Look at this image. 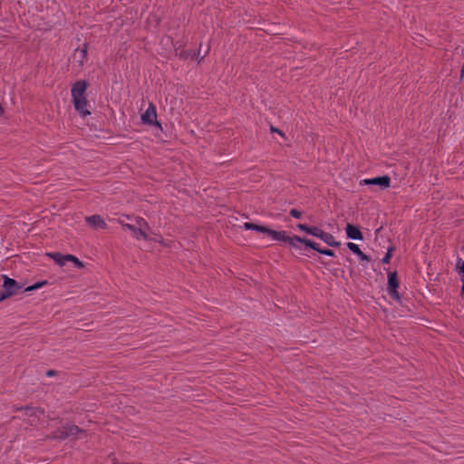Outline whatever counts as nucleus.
<instances>
[{
    "instance_id": "nucleus-1",
    "label": "nucleus",
    "mask_w": 464,
    "mask_h": 464,
    "mask_svg": "<svg viewBox=\"0 0 464 464\" xmlns=\"http://www.w3.org/2000/svg\"><path fill=\"white\" fill-rule=\"evenodd\" d=\"M88 82L86 81H77L71 90L73 106L83 118L91 114V111L87 109L88 100L85 97Z\"/></svg>"
},
{
    "instance_id": "nucleus-2",
    "label": "nucleus",
    "mask_w": 464,
    "mask_h": 464,
    "mask_svg": "<svg viewBox=\"0 0 464 464\" xmlns=\"http://www.w3.org/2000/svg\"><path fill=\"white\" fill-rule=\"evenodd\" d=\"M279 236H276L275 240L288 243L289 246L295 249H300V245L304 244L310 248H315L314 242L305 237L298 236L288 237L285 231H278Z\"/></svg>"
},
{
    "instance_id": "nucleus-3",
    "label": "nucleus",
    "mask_w": 464,
    "mask_h": 464,
    "mask_svg": "<svg viewBox=\"0 0 464 464\" xmlns=\"http://www.w3.org/2000/svg\"><path fill=\"white\" fill-rule=\"evenodd\" d=\"M3 279L4 283L2 290L0 291V302L16 295L23 287L18 282L9 278L7 276H3Z\"/></svg>"
},
{
    "instance_id": "nucleus-4",
    "label": "nucleus",
    "mask_w": 464,
    "mask_h": 464,
    "mask_svg": "<svg viewBox=\"0 0 464 464\" xmlns=\"http://www.w3.org/2000/svg\"><path fill=\"white\" fill-rule=\"evenodd\" d=\"M141 121L144 124L157 126L161 129V124L157 121L156 107L152 102H150L149 108L141 114Z\"/></svg>"
},
{
    "instance_id": "nucleus-5",
    "label": "nucleus",
    "mask_w": 464,
    "mask_h": 464,
    "mask_svg": "<svg viewBox=\"0 0 464 464\" xmlns=\"http://www.w3.org/2000/svg\"><path fill=\"white\" fill-rule=\"evenodd\" d=\"M398 287H399V280L397 277V273L390 272L388 274V288L387 289H388L390 296L396 301H400V299H401V296L397 291Z\"/></svg>"
},
{
    "instance_id": "nucleus-6",
    "label": "nucleus",
    "mask_w": 464,
    "mask_h": 464,
    "mask_svg": "<svg viewBox=\"0 0 464 464\" xmlns=\"http://www.w3.org/2000/svg\"><path fill=\"white\" fill-rule=\"evenodd\" d=\"M361 184L363 185H375L379 186L382 189L387 188L390 187L391 179L389 176H381L373 179H365L361 181Z\"/></svg>"
},
{
    "instance_id": "nucleus-7",
    "label": "nucleus",
    "mask_w": 464,
    "mask_h": 464,
    "mask_svg": "<svg viewBox=\"0 0 464 464\" xmlns=\"http://www.w3.org/2000/svg\"><path fill=\"white\" fill-rule=\"evenodd\" d=\"M244 227L247 230H256L261 233H265L270 236L273 239H275L276 236H279V234H277L278 231L273 230L266 226L256 225L250 222H246L244 224Z\"/></svg>"
},
{
    "instance_id": "nucleus-8",
    "label": "nucleus",
    "mask_w": 464,
    "mask_h": 464,
    "mask_svg": "<svg viewBox=\"0 0 464 464\" xmlns=\"http://www.w3.org/2000/svg\"><path fill=\"white\" fill-rule=\"evenodd\" d=\"M87 52H88V44H83L82 48H76L73 55H72V62L76 63L79 67H82L87 57Z\"/></svg>"
},
{
    "instance_id": "nucleus-9",
    "label": "nucleus",
    "mask_w": 464,
    "mask_h": 464,
    "mask_svg": "<svg viewBox=\"0 0 464 464\" xmlns=\"http://www.w3.org/2000/svg\"><path fill=\"white\" fill-rule=\"evenodd\" d=\"M136 221L140 237L144 240H151L148 234L150 228L149 223L142 218H136Z\"/></svg>"
},
{
    "instance_id": "nucleus-10",
    "label": "nucleus",
    "mask_w": 464,
    "mask_h": 464,
    "mask_svg": "<svg viewBox=\"0 0 464 464\" xmlns=\"http://www.w3.org/2000/svg\"><path fill=\"white\" fill-rule=\"evenodd\" d=\"M85 221L93 228H106L107 225L100 215H92L85 218Z\"/></svg>"
},
{
    "instance_id": "nucleus-11",
    "label": "nucleus",
    "mask_w": 464,
    "mask_h": 464,
    "mask_svg": "<svg viewBox=\"0 0 464 464\" xmlns=\"http://www.w3.org/2000/svg\"><path fill=\"white\" fill-rule=\"evenodd\" d=\"M345 232H346L347 237L350 239H353V240H362L363 239L362 233L360 231V229L357 227H355L350 223H348L346 225Z\"/></svg>"
},
{
    "instance_id": "nucleus-12",
    "label": "nucleus",
    "mask_w": 464,
    "mask_h": 464,
    "mask_svg": "<svg viewBox=\"0 0 464 464\" xmlns=\"http://www.w3.org/2000/svg\"><path fill=\"white\" fill-rule=\"evenodd\" d=\"M66 429L68 433V438H71L72 440H77L79 438V435L86 434V430L83 429H81L77 425L66 423Z\"/></svg>"
},
{
    "instance_id": "nucleus-13",
    "label": "nucleus",
    "mask_w": 464,
    "mask_h": 464,
    "mask_svg": "<svg viewBox=\"0 0 464 464\" xmlns=\"http://www.w3.org/2000/svg\"><path fill=\"white\" fill-rule=\"evenodd\" d=\"M347 247L353 252L354 253L355 255H357L359 256V258L362 260V261H365V262H370L371 261V258L369 256L365 255L361 249L360 247L353 243V242H348L347 243Z\"/></svg>"
},
{
    "instance_id": "nucleus-14",
    "label": "nucleus",
    "mask_w": 464,
    "mask_h": 464,
    "mask_svg": "<svg viewBox=\"0 0 464 464\" xmlns=\"http://www.w3.org/2000/svg\"><path fill=\"white\" fill-rule=\"evenodd\" d=\"M50 438L53 440H64L68 439L66 423L64 425L61 426L60 428H58L57 430H55L50 435Z\"/></svg>"
},
{
    "instance_id": "nucleus-15",
    "label": "nucleus",
    "mask_w": 464,
    "mask_h": 464,
    "mask_svg": "<svg viewBox=\"0 0 464 464\" xmlns=\"http://www.w3.org/2000/svg\"><path fill=\"white\" fill-rule=\"evenodd\" d=\"M119 223L122 226L123 228L131 231L133 236L135 237V238H137V239L141 238L139 235L138 225H137L136 220H135V224L122 223L121 219L119 220Z\"/></svg>"
},
{
    "instance_id": "nucleus-16",
    "label": "nucleus",
    "mask_w": 464,
    "mask_h": 464,
    "mask_svg": "<svg viewBox=\"0 0 464 464\" xmlns=\"http://www.w3.org/2000/svg\"><path fill=\"white\" fill-rule=\"evenodd\" d=\"M320 239L330 246H339L341 245V243L336 241L334 237L330 233L324 232Z\"/></svg>"
},
{
    "instance_id": "nucleus-17",
    "label": "nucleus",
    "mask_w": 464,
    "mask_h": 464,
    "mask_svg": "<svg viewBox=\"0 0 464 464\" xmlns=\"http://www.w3.org/2000/svg\"><path fill=\"white\" fill-rule=\"evenodd\" d=\"M49 257L53 259L56 264L59 266H63L65 264V261H68L65 258V255H62L61 253L55 252V253H47L46 254Z\"/></svg>"
},
{
    "instance_id": "nucleus-18",
    "label": "nucleus",
    "mask_w": 464,
    "mask_h": 464,
    "mask_svg": "<svg viewBox=\"0 0 464 464\" xmlns=\"http://www.w3.org/2000/svg\"><path fill=\"white\" fill-rule=\"evenodd\" d=\"M65 258L68 260V261H71L72 262L76 267L78 268H83L84 267V264L79 260L76 256H72V255H65Z\"/></svg>"
},
{
    "instance_id": "nucleus-19",
    "label": "nucleus",
    "mask_w": 464,
    "mask_h": 464,
    "mask_svg": "<svg viewBox=\"0 0 464 464\" xmlns=\"http://www.w3.org/2000/svg\"><path fill=\"white\" fill-rule=\"evenodd\" d=\"M314 246H315V248H313V249L317 251L318 253L325 255V256H334V252L333 250L327 249V248H320L318 244L315 242H314Z\"/></svg>"
},
{
    "instance_id": "nucleus-20",
    "label": "nucleus",
    "mask_w": 464,
    "mask_h": 464,
    "mask_svg": "<svg viewBox=\"0 0 464 464\" xmlns=\"http://www.w3.org/2000/svg\"><path fill=\"white\" fill-rule=\"evenodd\" d=\"M324 233V231L317 227H311L310 231H309V235H312L318 238H321Z\"/></svg>"
},
{
    "instance_id": "nucleus-21",
    "label": "nucleus",
    "mask_w": 464,
    "mask_h": 464,
    "mask_svg": "<svg viewBox=\"0 0 464 464\" xmlns=\"http://www.w3.org/2000/svg\"><path fill=\"white\" fill-rule=\"evenodd\" d=\"M45 285H47V281H41V282H37V283H35L34 285H30V286L26 287V288L24 289V292H30V291H33V290L38 289V288H40L41 286Z\"/></svg>"
},
{
    "instance_id": "nucleus-22",
    "label": "nucleus",
    "mask_w": 464,
    "mask_h": 464,
    "mask_svg": "<svg viewBox=\"0 0 464 464\" xmlns=\"http://www.w3.org/2000/svg\"><path fill=\"white\" fill-rule=\"evenodd\" d=\"M20 410L25 411L26 415H29V416H34L35 414L36 411H38V409L33 408L31 406H25L24 408H21Z\"/></svg>"
},
{
    "instance_id": "nucleus-23",
    "label": "nucleus",
    "mask_w": 464,
    "mask_h": 464,
    "mask_svg": "<svg viewBox=\"0 0 464 464\" xmlns=\"http://www.w3.org/2000/svg\"><path fill=\"white\" fill-rule=\"evenodd\" d=\"M393 248L392 247H389L388 248V251L386 253V255L384 256V257L382 258V262L383 264H388L390 262V259L392 257V252Z\"/></svg>"
},
{
    "instance_id": "nucleus-24",
    "label": "nucleus",
    "mask_w": 464,
    "mask_h": 464,
    "mask_svg": "<svg viewBox=\"0 0 464 464\" xmlns=\"http://www.w3.org/2000/svg\"><path fill=\"white\" fill-rule=\"evenodd\" d=\"M290 215L295 218H300L302 217V212L295 208H293L290 210Z\"/></svg>"
},
{
    "instance_id": "nucleus-25",
    "label": "nucleus",
    "mask_w": 464,
    "mask_h": 464,
    "mask_svg": "<svg viewBox=\"0 0 464 464\" xmlns=\"http://www.w3.org/2000/svg\"><path fill=\"white\" fill-rule=\"evenodd\" d=\"M297 227L302 230V231H304L305 233L309 234V231H310V228L311 227L307 226V225H304V224H298L297 225Z\"/></svg>"
},
{
    "instance_id": "nucleus-26",
    "label": "nucleus",
    "mask_w": 464,
    "mask_h": 464,
    "mask_svg": "<svg viewBox=\"0 0 464 464\" xmlns=\"http://www.w3.org/2000/svg\"><path fill=\"white\" fill-rule=\"evenodd\" d=\"M457 268H458L459 272L460 274H462V276H463V277H464V261L459 262V263L458 264V266H457Z\"/></svg>"
},
{
    "instance_id": "nucleus-27",
    "label": "nucleus",
    "mask_w": 464,
    "mask_h": 464,
    "mask_svg": "<svg viewBox=\"0 0 464 464\" xmlns=\"http://www.w3.org/2000/svg\"><path fill=\"white\" fill-rule=\"evenodd\" d=\"M270 131L271 132H276L278 133L279 135H281L282 137H285V134L283 131H281L279 129L274 127V126H270Z\"/></svg>"
},
{
    "instance_id": "nucleus-28",
    "label": "nucleus",
    "mask_w": 464,
    "mask_h": 464,
    "mask_svg": "<svg viewBox=\"0 0 464 464\" xmlns=\"http://www.w3.org/2000/svg\"><path fill=\"white\" fill-rule=\"evenodd\" d=\"M46 375L49 376V377L55 376L56 375V372L53 371V370H49V371H47Z\"/></svg>"
},
{
    "instance_id": "nucleus-29",
    "label": "nucleus",
    "mask_w": 464,
    "mask_h": 464,
    "mask_svg": "<svg viewBox=\"0 0 464 464\" xmlns=\"http://www.w3.org/2000/svg\"><path fill=\"white\" fill-rule=\"evenodd\" d=\"M208 50H209V46H208L207 49L203 52L202 55L200 56L199 61H201L206 56V54L208 53Z\"/></svg>"
},
{
    "instance_id": "nucleus-30",
    "label": "nucleus",
    "mask_w": 464,
    "mask_h": 464,
    "mask_svg": "<svg viewBox=\"0 0 464 464\" xmlns=\"http://www.w3.org/2000/svg\"><path fill=\"white\" fill-rule=\"evenodd\" d=\"M4 112H5L4 108L0 104V116H2L4 114Z\"/></svg>"
},
{
    "instance_id": "nucleus-31",
    "label": "nucleus",
    "mask_w": 464,
    "mask_h": 464,
    "mask_svg": "<svg viewBox=\"0 0 464 464\" xmlns=\"http://www.w3.org/2000/svg\"><path fill=\"white\" fill-rule=\"evenodd\" d=\"M201 53H203V50H201V45H200L199 49H198V56H201L202 55Z\"/></svg>"
},
{
    "instance_id": "nucleus-32",
    "label": "nucleus",
    "mask_w": 464,
    "mask_h": 464,
    "mask_svg": "<svg viewBox=\"0 0 464 464\" xmlns=\"http://www.w3.org/2000/svg\"><path fill=\"white\" fill-rule=\"evenodd\" d=\"M461 295H464V283H463V285L461 287Z\"/></svg>"
}]
</instances>
